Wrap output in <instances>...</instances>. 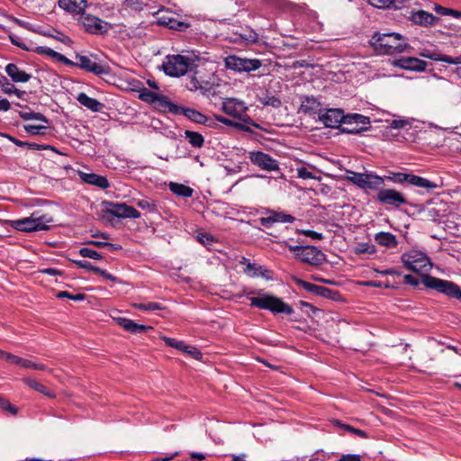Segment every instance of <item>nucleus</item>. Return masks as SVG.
Instances as JSON below:
<instances>
[{
    "mask_svg": "<svg viewBox=\"0 0 461 461\" xmlns=\"http://www.w3.org/2000/svg\"><path fill=\"white\" fill-rule=\"evenodd\" d=\"M374 50L381 55H391L405 51L408 44L405 39L396 32H375L369 41Z\"/></svg>",
    "mask_w": 461,
    "mask_h": 461,
    "instance_id": "f257e3e1",
    "label": "nucleus"
},
{
    "mask_svg": "<svg viewBox=\"0 0 461 461\" xmlns=\"http://www.w3.org/2000/svg\"><path fill=\"white\" fill-rule=\"evenodd\" d=\"M248 294L253 295L248 297L251 306L261 310H267L274 314L285 313L291 315L294 312L293 308L281 298L265 293L263 290H253L249 292Z\"/></svg>",
    "mask_w": 461,
    "mask_h": 461,
    "instance_id": "f03ea898",
    "label": "nucleus"
},
{
    "mask_svg": "<svg viewBox=\"0 0 461 461\" xmlns=\"http://www.w3.org/2000/svg\"><path fill=\"white\" fill-rule=\"evenodd\" d=\"M401 260L408 270L422 275V280L429 276L428 273L432 267V263L423 251L411 249L402 253Z\"/></svg>",
    "mask_w": 461,
    "mask_h": 461,
    "instance_id": "7ed1b4c3",
    "label": "nucleus"
},
{
    "mask_svg": "<svg viewBox=\"0 0 461 461\" xmlns=\"http://www.w3.org/2000/svg\"><path fill=\"white\" fill-rule=\"evenodd\" d=\"M51 221L47 215H39L37 212H33L30 217L11 221V226L20 231L31 232L48 230V223Z\"/></svg>",
    "mask_w": 461,
    "mask_h": 461,
    "instance_id": "20e7f679",
    "label": "nucleus"
},
{
    "mask_svg": "<svg viewBox=\"0 0 461 461\" xmlns=\"http://www.w3.org/2000/svg\"><path fill=\"white\" fill-rule=\"evenodd\" d=\"M190 63L191 59L183 55H168L165 58L162 69L167 76L179 77L187 72Z\"/></svg>",
    "mask_w": 461,
    "mask_h": 461,
    "instance_id": "39448f33",
    "label": "nucleus"
},
{
    "mask_svg": "<svg viewBox=\"0 0 461 461\" xmlns=\"http://www.w3.org/2000/svg\"><path fill=\"white\" fill-rule=\"evenodd\" d=\"M289 249L299 260L312 266H320L326 260L325 254L314 246H289Z\"/></svg>",
    "mask_w": 461,
    "mask_h": 461,
    "instance_id": "423d86ee",
    "label": "nucleus"
},
{
    "mask_svg": "<svg viewBox=\"0 0 461 461\" xmlns=\"http://www.w3.org/2000/svg\"><path fill=\"white\" fill-rule=\"evenodd\" d=\"M421 283L428 288L434 289L449 297L461 301V289L453 282L443 280L434 276H426Z\"/></svg>",
    "mask_w": 461,
    "mask_h": 461,
    "instance_id": "0eeeda50",
    "label": "nucleus"
},
{
    "mask_svg": "<svg viewBox=\"0 0 461 461\" xmlns=\"http://www.w3.org/2000/svg\"><path fill=\"white\" fill-rule=\"evenodd\" d=\"M224 65L228 69L241 73L258 69L262 66V62L258 59H243L230 55L224 59Z\"/></svg>",
    "mask_w": 461,
    "mask_h": 461,
    "instance_id": "6e6552de",
    "label": "nucleus"
},
{
    "mask_svg": "<svg viewBox=\"0 0 461 461\" xmlns=\"http://www.w3.org/2000/svg\"><path fill=\"white\" fill-rule=\"evenodd\" d=\"M222 111L234 118L243 121L249 124L258 126L247 115L248 107L243 101L236 98H226L222 102Z\"/></svg>",
    "mask_w": 461,
    "mask_h": 461,
    "instance_id": "1a4fd4ad",
    "label": "nucleus"
},
{
    "mask_svg": "<svg viewBox=\"0 0 461 461\" xmlns=\"http://www.w3.org/2000/svg\"><path fill=\"white\" fill-rule=\"evenodd\" d=\"M104 210L109 212L111 215L117 218H129L138 219L140 217V213L133 207L127 205L126 203H113L109 202H104Z\"/></svg>",
    "mask_w": 461,
    "mask_h": 461,
    "instance_id": "9d476101",
    "label": "nucleus"
},
{
    "mask_svg": "<svg viewBox=\"0 0 461 461\" xmlns=\"http://www.w3.org/2000/svg\"><path fill=\"white\" fill-rule=\"evenodd\" d=\"M370 124L368 117L358 113L346 115L343 131L348 133H359L366 131Z\"/></svg>",
    "mask_w": 461,
    "mask_h": 461,
    "instance_id": "9b49d317",
    "label": "nucleus"
},
{
    "mask_svg": "<svg viewBox=\"0 0 461 461\" xmlns=\"http://www.w3.org/2000/svg\"><path fill=\"white\" fill-rule=\"evenodd\" d=\"M138 97L143 102L154 104L155 107L158 109L167 110L168 112L169 108L172 105V103L169 102L166 96L157 92L149 90L144 86L139 91Z\"/></svg>",
    "mask_w": 461,
    "mask_h": 461,
    "instance_id": "f8f14e48",
    "label": "nucleus"
},
{
    "mask_svg": "<svg viewBox=\"0 0 461 461\" xmlns=\"http://www.w3.org/2000/svg\"><path fill=\"white\" fill-rule=\"evenodd\" d=\"M249 158L252 164L267 171H278L279 162L270 155L261 151L249 152Z\"/></svg>",
    "mask_w": 461,
    "mask_h": 461,
    "instance_id": "ddd939ff",
    "label": "nucleus"
},
{
    "mask_svg": "<svg viewBox=\"0 0 461 461\" xmlns=\"http://www.w3.org/2000/svg\"><path fill=\"white\" fill-rule=\"evenodd\" d=\"M377 200L387 205L399 207L407 203L404 195L394 189H381L377 194Z\"/></svg>",
    "mask_w": 461,
    "mask_h": 461,
    "instance_id": "4468645a",
    "label": "nucleus"
},
{
    "mask_svg": "<svg viewBox=\"0 0 461 461\" xmlns=\"http://www.w3.org/2000/svg\"><path fill=\"white\" fill-rule=\"evenodd\" d=\"M319 119L326 127L337 128L344 124L346 115L340 109H328L319 113Z\"/></svg>",
    "mask_w": 461,
    "mask_h": 461,
    "instance_id": "2eb2a0df",
    "label": "nucleus"
},
{
    "mask_svg": "<svg viewBox=\"0 0 461 461\" xmlns=\"http://www.w3.org/2000/svg\"><path fill=\"white\" fill-rule=\"evenodd\" d=\"M157 23L176 31H185L189 26L188 23L178 21L175 14L167 11H158L157 13Z\"/></svg>",
    "mask_w": 461,
    "mask_h": 461,
    "instance_id": "dca6fc26",
    "label": "nucleus"
},
{
    "mask_svg": "<svg viewBox=\"0 0 461 461\" xmlns=\"http://www.w3.org/2000/svg\"><path fill=\"white\" fill-rule=\"evenodd\" d=\"M241 264L245 265L244 273L249 276V277H264L267 280L272 278V272L263 266L250 263L248 259L245 258H242L240 261Z\"/></svg>",
    "mask_w": 461,
    "mask_h": 461,
    "instance_id": "f3484780",
    "label": "nucleus"
},
{
    "mask_svg": "<svg viewBox=\"0 0 461 461\" xmlns=\"http://www.w3.org/2000/svg\"><path fill=\"white\" fill-rule=\"evenodd\" d=\"M169 112L175 114H183L190 121L200 124L205 123L207 120L206 116L203 115L202 113L194 109L180 107L178 105L174 104L173 103L171 107L169 108Z\"/></svg>",
    "mask_w": 461,
    "mask_h": 461,
    "instance_id": "a211bd4d",
    "label": "nucleus"
},
{
    "mask_svg": "<svg viewBox=\"0 0 461 461\" xmlns=\"http://www.w3.org/2000/svg\"><path fill=\"white\" fill-rule=\"evenodd\" d=\"M59 5L64 10H67L75 14L80 15L83 25H86L84 13L86 8V0H59Z\"/></svg>",
    "mask_w": 461,
    "mask_h": 461,
    "instance_id": "6ab92c4d",
    "label": "nucleus"
},
{
    "mask_svg": "<svg viewBox=\"0 0 461 461\" xmlns=\"http://www.w3.org/2000/svg\"><path fill=\"white\" fill-rule=\"evenodd\" d=\"M394 65L406 70L422 72L426 69L428 64L418 58L407 57L395 60Z\"/></svg>",
    "mask_w": 461,
    "mask_h": 461,
    "instance_id": "aec40b11",
    "label": "nucleus"
},
{
    "mask_svg": "<svg viewBox=\"0 0 461 461\" xmlns=\"http://www.w3.org/2000/svg\"><path fill=\"white\" fill-rule=\"evenodd\" d=\"M420 55L423 58L429 59L434 61H442L447 64L459 65L461 64V55L456 57H451L443 55L437 50H431L424 49L420 51Z\"/></svg>",
    "mask_w": 461,
    "mask_h": 461,
    "instance_id": "412c9836",
    "label": "nucleus"
},
{
    "mask_svg": "<svg viewBox=\"0 0 461 461\" xmlns=\"http://www.w3.org/2000/svg\"><path fill=\"white\" fill-rule=\"evenodd\" d=\"M294 221V217L286 214L283 212H269L268 215L266 217L261 218V223L265 226H270L273 223L281 222H293Z\"/></svg>",
    "mask_w": 461,
    "mask_h": 461,
    "instance_id": "4be33fe9",
    "label": "nucleus"
},
{
    "mask_svg": "<svg viewBox=\"0 0 461 461\" xmlns=\"http://www.w3.org/2000/svg\"><path fill=\"white\" fill-rule=\"evenodd\" d=\"M5 72L8 77L15 83L28 82L32 76L23 70H21L15 64L9 63L5 67Z\"/></svg>",
    "mask_w": 461,
    "mask_h": 461,
    "instance_id": "5701e85b",
    "label": "nucleus"
},
{
    "mask_svg": "<svg viewBox=\"0 0 461 461\" xmlns=\"http://www.w3.org/2000/svg\"><path fill=\"white\" fill-rule=\"evenodd\" d=\"M411 20L419 25L430 26L436 23L438 19L430 13L423 10L413 12L411 16Z\"/></svg>",
    "mask_w": 461,
    "mask_h": 461,
    "instance_id": "b1692460",
    "label": "nucleus"
},
{
    "mask_svg": "<svg viewBox=\"0 0 461 461\" xmlns=\"http://www.w3.org/2000/svg\"><path fill=\"white\" fill-rule=\"evenodd\" d=\"M117 323L122 328H123L125 330H127L131 333H133V334L141 333L148 330L153 329L151 326H145L142 324H138L135 321H133L132 320L126 319V318H118Z\"/></svg>",
    "mask_w": 461,
    "mask_h": 461,
    "instance_id": "393cba45",
    "label": "nucleus"
},
{
    "mask_svg": "<svg viewBox=\"0 0 461 461\" xmlns=\"http://www.w3.org/2000/svg\"><path fill=\"white\" fill-rule=\"evenodd\" d=\"M375 241L386 249H394L398 245L395 235L387 231H380L375 235Z\"/></svg>",
    "mask_w": 461,
    "mask_h": 461,
    "instance_id": "a878e982",
    "label": "nucleus"
},
{
    "mask_svg": "<svg viewBox=\"0 0 461 461\" xmlns=\"http://www.w3.org/2000/svg\"><path fill=\"white\" fill-rule=\"evenodd\" d=\"M111 28V25L95 17L88 15V33H104L106 32Z\"/></svg>",
    "mask_w": 461,
    "mask_h": 461,
    "instance_id": "bb28decb",
    "label": "nucleus"
},
{
    "mask_svg": "<svg viewBox=\"0 0 461 461\" xmlns=\"http://www.w3.org/2000/svg\"><path fill=\"white\" fill-rule=\"evenodd\" d=\"M384 178L377 175L372 173L364 174L360 188L376 190L384 184Z\"/></svg>",
    "mask_w": 461,
    "mask_h": 461,
    "instance_id": "cd10ccee",
    "label": "nucleus"
},
{
    "mask_svg": "<svg viewBox=\"0 0 461 461\" xmlns=\"http://www.w3.org/2000/svg\"><path fill=\"white\" fill-rule=\"evenodd\" d=\"M23 383L31 387L32 389L42 393L43 395L49 397V398H54L55 393L51 392L50 389H49L47 386L43 385L42 384L39 383L38 381L30 378L25 377L23 379Z\"/></svg>",
    "mask_w": 461,
    "mask_h": 461,
    "instance_id": "c85d7f7f",
    "label": "nucleus"
},
{
    "mask_svg": "<svg viewBox=\"0 0 461 461\" xmlns=\"http://www.w3.org/2000/svg\"><path fill=\"white\" fill-rule=\"evenodd\" d=\"M409 184L417 187L426 189L428 191L436 189L438 187L437 184L429 181V179L412 174L410 178Z\"/></svg>",
    "mask_w": 461,
    "mask_h": 461,
    "instance_id": "c756f323",
    "label": "nucleus"
},
{
    "mask_svg": "<svg viewBox=\"0 0 461 461\" xmlns=\"http://www.w3.org/2000/svg\"><path fill=\"white\" fill-rule=\"evenodd\" d=\"M12 364L20 366L23 368H31L35 370H46L47 367L43 364L35 363L29 359H25L23 357H20L18 356H15L12 358Z\"/></svg>",
    "mask_w": 461,
    "mask_h": 461,
    "instance_id": "7c9ffc66",
    "label": "nucleus"
},
{
    "mask_svg": "<svg viewBox=\"0 0 461 461\" xmlns=\"http://www.w3.org/2000/svg\"><path fill=\"white\" fill-rule=\"evenodd\" d=\"M300 109L305 113H317L321 109V103L314 97H305Z\"/></svg>",
    "mask_w": 461,
    "mask_h": 461,
    "instance_id": "2f4dec72",
    "label": "nucleus"
},
{
    "mask_svg": "<svg viewBox=\"0 0 461 461\" xmlns=\"http://www.w3.org/2000/svg\"><path fill=\"white\" fill-rule=\"evenodd\" d=\"M88 185H95L103 190L110 186L109 181L105 176L95 173H88Z\"/></svg>",
    "mask_w": 461,
    "mask_h": 461,
    "instance_id": "473e14b6",
    "label": "nucleus"
},
{
    "mask_svg": "<svg viewBox=\"0 0 461 461\" xmlns=\"http://www.w3.org/2000/svg\"><path fill=\"white\" fill-rule=\"evenodd\" d=\"M38 52L39 53H44V54H47L48 56L50 57H52L54 59H56L58 61H60L66 65H75L74 62H72L71 60H69L68 58H66L64 55L51 50L50 48H48V47H39L38 48Z\"/></svg>",
    "mask_w": 461,
    "mask_h": 461,
    "instance_id": "72a5a7b5",
    "label": "nucleus"
},
{
    "mask_svg": "<svg viewBox=\"0 0 461 461\" xmlns=\"http://www.w3.org/2000/svg\"><path fill=\"white\" fill-rule=\"evenodd\" d=\"M169 188L174 194L182 197L187 198L193 195V189L182 184L170 183Z\"/></svg>",
    "mask_w": 461,
    "mask_h": 461,
    "instance_id": "f704fd0d",
    "label": "nucleus"
},
{
    "mask_svg": "<svg viewBox=\"0 0 461 461\" xmlns=\"http://www.w3.org/2000/svg\"><path fill=\"white\" fill-rule=\"evenodd\" d=\"M88 72H92L96 76L107 75L109 74V67L88 59Z\"/></svg>",
    "mask_w": 461,
    "mask_h": 461,
    "instance_id": "c9c22d12",
    "label": "nucleus"
},
{
    "mask_svg": "<svg viewBox=\"0 0 461 461\" xmlns=\"http://www.w3.org/2000/svg\"><path fill=\"white\" fill-rule=\"evenodd\" d=\"M185 137L188 140V142L194 148H201L203 145L204 139L202 134L192 131H185Z\"/></svg>",
    "mask_w": 461,
    "mask_h": 461,
    "instance_id": "e433bc0d",
    "label": "nucleus"
},
{
    "mask_svg": "<svg viewBox=\"0 0 461 461\" xmlns=\"http://www.w3.org/2000/svg\"><path fill=\"white\" fill-rule=\"evenodd\" d=\"M105 108L104 104L94 99L88 97V110H91L93 112H98L102 113V120L107 121L108 120V114L104 112Z\"/></svg>",
    "mask_w": 461,
    "mask_h": 461,
    "instance_id": "4c0bfd02",
    "label": "nucleus"
},
{
    "mask_svg": "<svg viewBox=\"0 0 461 461\" xmlns=\"http://www.w3.org/2000/svg\"><path fill=\"white\" fill-rule=\"evenodd\" d=\"M376 249L373 244L368 242H360L356 245L354 248V252L357 255L359 254H368L372 255L375 253Z\"/></svg>",
    "mask_w": 461,
    "mask_h": 461,
    "instance_id": "58836bf2",
    "label": "nucleus"
},
{
    "mask_svg": "<svg viewBox=\"0 0 461 461\" xmlns=\"http://www.w3.org/2000/svg\"><path fill=\"white\" fill-rule=\"evenodd\" d=\"M135 309L145 311V312H154L158 310H161L162 306L158 303L149 302V303H135L132 304Z\"/></svg>",
    "mask_w": 461,
    "mask_h": 461,
    "instance_id": "ea45409f",
    "label": "nucleus"
},
{
    "mask_svg": "<svg viewBox=\"0 0 461 461\" xmlns=\"http://www.w3.org/2000/svg\"><path fill=\"white\" fill-rule=\"evenodd\" d=\"M296 174L299 178L302 179H314L321 181V177L319 176H316L312 171H311L306 167H299L296 168Z\"/></svg>",
    "mask_w": 461,
    "mask_h": 461,
    "instance_id": "a19ab883",
    "label": "nucleus"
},
{
    "mask_svg": "<svg viewBox=\"0 0 461 461\" xmlns=\"http://www.w3.org/2000/svg\"><path fill=\"white\" fill-rule=\"evenodd\" d=\"M0 408L5 412H9L10 414L15 416L18 413V408L12 404L9 400L5 397L0 396Z\"/></svg>",
    "mask_w": 461,
    "mask_h": 461,
    "instance_id": "79ce46f5",
    "label": "nucleus"
},
{
    "mask_svg": "<svg viewBox=\"0 0 461 461\" xmlns=\"http://www.w3.org/2000/svg\"><path fill=\"white\" fill-rule=\"evenodd\" d=\"M346 173L347 176L345 178L360 188L364 174L357 173L351 170H346Z\"/></svg>",
    "mask_w": 461,
    "mask_h": 461,
    "instance_id": "37998d69",
    "label": "nucleus"
},
{
    "mask_svg": "<svg viewBox=\"0 0 461 461\" xmlns=\"http://www.w3.org/2000/svg\"><path fill=\"white\" fill-rule=\"evenodd\" d=\"M160 338L168 347L174 348L180 351H182L185 344L183 340H177L174 338H169L167 336H161Z\"/></svg>",
    "mask_w": 461,
    "mask_h": 461,
    "instance_id": "c03bdc74",
    "label": "nucleus"
},
{
    "mask_svg": "<svg viewBox=\"0 0 461 461\" xmlns=\"http://www.w3.org/2000/svg\"><path fill=\"white\" fill-rule=\"evenodd\" d=\"M0 86L5 94L14 93L17 95V96H21L20 91L17 88H15V86L12 83H10L8 79L5 77L0 80Z\"/></svg>",
    "mask_w": 461,
    "mask_h": 461,
    "instance_id": "a18cd8bd",
    "label": "nucleus"
},
{
    "mask_svg": "<svg viewBox=\"0 0 461 461\" xmlns=\"http://www.w3.org/2000/svg\"><path fill=\"white\" fill-rule=\"evenodd\" d=\"M336 425L346 429L347 431L348 432H351L360 438H368V435L366 431L364 430H361V429H356L350 425H348V424H342L340 421L337 420L336 421Z\"/></svg>",
    "mask_w": 461,
    "mask_h": 461,
    "instance_id": "49530a36",
    "label": "nucleus"
},
{
    "mask_svg": "<svg viewBox=\"0 0 461 461\" xmlns=\"http://www.w3.org/2000/svg\"><path fill=\"white\" fill-rule=\"evenodd\" d=\"M137 205L142 210H146L149 212H153L156 211V204L154 201L149 198L138 200Z\"/></svg>",
    "mask_w": 461,
    "mask_h": 461,
    "instance_id": "de8ad7c7",
    "label": "nucleus"
},
{
    "mask_svg": "<svg viewBox=\"0 0 461 461\" xmlns=\"http://www.w3.org/2000/svg\"><path fill=\"white\" fill-rule=\"evenodd\" d=\"M21 117L24 120H35V121H39V122H41L44 123L48 122L46 117L40 113L24 112V113H21Z\"/></svg>",
    "mask_w": 461,
    "mask_h": 461,
    "instance_id": "09e8293b",
    "label": "nucleus"
},
{
    "mask_svg": "<svg viewBox=\"0 0 461 461\" xmlns=\"http://www.w3.org/2000/svg\"><path fill=\"white\" fill-rule=\"evenodd\" d=\"M182 352L185 353L186 355L196 360H200L203 357L201 351L197 348L186 344H185Z\"/></svg>",
    "mask_w": 461,
    "mask_h": 461,
    "instance_id": "8fccbe9b",
    "label": "nucleus"
},
{
    "mask_svg": "<svg viewBox=\"0 0 461 461\" xmlns=\"http://www.w3.org/2000/svg\"><path fill=\"white\" fill-rule=\"evenodd\" d=\"M23 128L27 133L32 135L42 134L41 131L47 129L43 124H26Z\"/></svg>",
    "mask_w": 461,
    "mask_h": 461,
    "instance_id": "3c124183",
    "label": "nucleus"
},
{
    "mask_svg": "<svg viewBox=\"0 0 461 461\" xmlns=\"http://www.w3.org/2000/svg\"><path fill=\"white\" fill-rule=\"evenodd\" d=\"M56 296L59 299L69 298L74 301H83L86 298V295L83 293L73 294L68 293V291L59 292Z\"/></svg>",
    "mask_w": 461,
    "mask_h": 461,
    "instance_id": "603ef678",
    "label": "nucleus"
},
{
    "mask_svg": "<svg viewBox=\"0 0 461 461\" xmlns=\"http://www.w3.org/2000/svg\"><path fill=\"white\" fill-rule=\"evenodd\" d=\"M411 176V174H406V173H393L391 176H388V178L394 183L402 184L404 182L410 183V178Z\"/></svg>",
    "mask_w": 461,
    "mask_h": 461,
    "instance_id": "864d4df0",
    "label": "nucleus"
},
{
    "mask_svg": "<svg viewBox=\"0 0 461 461\" xmlns=\"http://www.w3.org/2000/svg\"><path fill=\"white\" fill-rule=\"evenodd\" d=\"M122 3L133 10H142L146 5V0H121Z\"/></svg>",
    "mask_w": 461,
    "mask_h": 461,
    "instance_id": "5fc2aeb1",
    "label": "nucleus"
},
{
    "mask_svg": "<svg viewBox=\"0 0 461 461\" xmlns=\"http://www.w3.org/2000/svg\"><path fill=\"white\" fill-rule=\"evenodd\" d=\"M397 0H367V2L376 8H389L396 3Z\"/></svg>",
    "mask_w": 461,
    "mask_h": 461,
    "instance_id": "6e6d98bb",
    "label": "nucleus"
},
{
    "mask_svg": "<svg viewBox=\"0 0 461 461\" xmlns=\"http://www.w3.org/2000/svg\"><path fill=\"white\" fill-rule=\"evenodd\" d=\"M88 272H94L95 274H99L102 276H104V278L109 279L111 281L116 280L115 276H112L111 274L107 273L104 270H101L99 267H96L90 263H88Z\"/></svg>",
    "mask_w": 461,
    "mask_h": 461,
    "instance_id": "4d7b16f0",
    "label": "nucleus"
},
{
    "mask_svg": "<svg viewBox=\"0 0 461 461\" xmlns=\"http://www.w3.org/2000/svg\"><path fill=\"white\" fill-rule=\"evenodd\" d=\"M392 129H403L411 125V122L407 119H393L389 123Z\"/></svg>",
    "mask_w": 461,
    "mask_h": 461,
    "instance_id": "13d9d810",
    "label": "nucleus"
},
{
    "mask_svg": "<svg viewBox=\"0 0 461 461\" xmlns=\"http://www.w3.org/2000/svg\"><path fill=\"white\" fill-rule=\"evenodd\" d=\"M216 120L225 125L233 126V127H237V128H240V129H242L245 131H249V129L246 128L244 125L238 123V122H234L230 121V119L225 118L223 116H216Z\"/></svg>",
    "mask_w": 461,
    "mask_h": 461,
    "instance_id": "bf43d9fd",
    "label": "nucleus"
},
{
    "mask_svg": "<svg viewBox=\"0 0 461 461\" xmlns=\"http://www.w3.org/2000/svg\"><path fill=\"white\" fill-rule=\"evenodd\" d=\"M293 280L294 281V283L296 285H298L299 286L303 287L304 290L308 291V292H313L314 288H315V285L314 284H311V283H308L306 281H303L298 277H294Z\"/></svg>",
    "mask_w": 461,
    "mask_h": 461,
    "instance_id": "052dcab7",
    "label": "nucleus"
},
{
    "mask_svg": "<svg viewBox=\"0 0 461 461\" xmlns=\"http://www.w3.org/2000/svg\"><path fill=\"white\" fill-rule=\"evenodd\" d=\"M197 240L203 245H210L212 242H214L215 239L213 238V236L203 232V233H199L197 235Z\"/></svg>",
    "mask_w": 461,
    "mask_h": 461,
    "instance_id": "680f3d73",
    "label": "nucleus"
},
{
    "mask_svg": "<svg viewBox=\"0 0 461 461\" xmlns=\"http://www.w3.org/2000/svg\"><path fill=\"white\" fill-rule=\"evenodd\" d=\"M25 147H27V148H28V149H38V150H41V149H51V150H53V151H56V150L54 149V148H53V147H51V146L44 145V144H38V143H36V142H26Z\"/></svg>",
    "mask_w": 461,
    "mask_h": 461,
    "instance_id": "e2e57ef3",
    "label": "nucleus"
},
{
    "mask_svg": "<svg viewBox=\"0 0 461 461\" xmlns=\"http://www.w3.org/2000/svg\"><path fill=\"white\" fill-rule=\"evenodd\" d=\"M8 19L10 21H12L13 23H14L16 25H18V26H20L22 28L27 29L29 31L32 30V24L27 23V22H25V21H23V20L18 19V18H16L14 16H12V15H9Z\"/></svg>",
    "mask_w": 461,
    "mask_h": 461,
    "instance_id": "0e129e2a",
    "label": "nucleus"
},
{
    "mask_svg": "<svg viewBox=\"0 0 461 461\" xmlns=\"http://www.w3.org/2000/svg\"><path fill=\"white\" fill-rule=\"evenodd\" d=\"M301 233L303 234L304 236L310 237V238H312L313 240H321L323 239L322 233L312 230H303L301 231Z\"/></svg>",
    "mask_w": 461,
    "mask_h": 461,
    "instance_id": "69168bd1",
    "label": "nucleus"
},
{
    "mask_svg": "<svg viewBox=\"0 0 461 461\" xmlns=\"http://www.w3.org/2000/svg\"><path fill=\"white\" fill-rule=\"evenodd\" d=\"M434 11L439 15L448 16L450 12H452V9L438 5H435Z\"/></svg>",
    "mask_w": 461,
    "mask_h": 461,
    "instance_id": "338daca9",
    "label": "nucleus"
},
{
    "mask_svg": "<svg viewBox=\"0 0 461 461\" xmlns=\"http://www.w3.org/2000/svg\"><path fill=\"white\" fill-rule=\"evenodd\" d=\"M336 461H361V456L357 454L343 455L339 459Z\"/></svg>",
    "mask_w": 461,
    "mask_h": 461,
    "instance_id": "774afa93",
    "label": "nucleus"
}]
</instances>
